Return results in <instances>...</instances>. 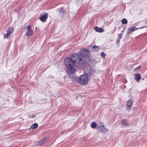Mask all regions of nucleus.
I'll list each match as a JSON object with an SVG mask.
<instances>
[{
    "instance_id": "13",
    "label": "nucleus",
    "mask_w": 147,
    "mask_h": 147,
    "mask_svg": "<svg viewBox=\"0 0 147 147\" xmlns=\"http://www.w3.org/2000/svg\"><path fill=\"white\" fill-rule=\"evenodd\" d=\"M94 29L96 32H102L104 31V29L103 28L98 27H94Z\"/></svg>"
},
{
    "instance_id": "12",
    "label": "nucleus",
    "mask_w": 147,
    "mask_h": 147,
    "mask_svg": "<svg viewBox=\"0 0 147 147\" xmlns=\"http://www.w3.org/2000/svg\"><path fill=\"white\" fill-rule=\"evenodd\" d=\"M138 28H137L136 27H134L132 28H130L128 29L127 34H129L131 33V32H134L135 30L138 29Z\"/></svg>"
},
{
    "instance_id": "21",
    "label": "nucleus",
    "mask_w": 147,
    "mask_h": 147,
    "mask_svg": "<svg viewBox=\"0 0 147 147\" xmlns=\"http://www.w3.org/2000/svg\"><path fill=\"white\" fill-rule=\"evenodd\" d=\"M89 49L90 51L92 52H94V45L93 46L90 47L89 48Z\"/></svg>"
},
{
    "instance_id": "20",
    "label": "nucleus",
    "mask_w": 147,
    "mask_h": 147,
    "mask_svg": "<svg viewBox=\"0 0 147 147\" xmlns=\"http://www.w3.org/2000/svg\"><path fill=\"white\" fill-rule=\"evenodd\" d=\"M99 49V48L98 47L94 45V52L98 51Z\"/></svg>"
},
{
    "instance_id": "3",
    "label": "nucleus",
    "mask_w": 147,
    "mask_h": 147,
    "mask_svg": "<svg viewBox=\"0 0 147 147\" xmlns=\"http://www.w3.org/2000/svg\"><path fill=\"white\" fill-rule=\"evenodd\" d=\"M84 73L89 76L92 73V70L91 66L89 65H86L83 68Z\"/></svg>"
},
{
    "instance_id": "11",
    "label": "nucleus",
    "mask_w": 147,
    "mask_h": 147,
    "mask_svg": "<svg viewBox=\"0 0 147 147\" xmlns=\"http://www.w3.org/2000/svg\"><path fill=\"white\" fill-rule=\"evenodd\" d=\"M59 11L62 16H65L66 12L65 9H63L62 8L59 9Z\"/></svg>"
},
{
    "instance_id": "4",
    "label": "nucleus",
    "mask_w": 147,
    "mask_h": 147,
    "mask_svg": "<svg viewBox=\"0 0 147 147\" xmlns=\"http://www.w3.org/2000/svg\"><path fill=\"white\" fill-rule=\"evenodd\" d=\"M80 54L81 56L88 57L90 55L89 51V50L85 48H84L80 50Z\"/></svg>"
},
{
    "instance_id": "19",
    "label": "nucleus",
    "mask_w": 147,
    "mask_h": 147,
    "mask_svg": "<svg viewBox=\"0 0 147 147\" xmlns=\"http://www.w3.org/2000/svg\"><path fill=\"white\" fill-rule=\"evenodd\" d=\"M103 124L102 123H100L98 124L97 125V129H98L99 130L100 129V128H102V127L103 125Z\"/></svg>"
},
{
    "instance_id": "22",
    "label": "nucleus",
    "mask_w": 147,
    "mask_h": 147,
    "mask_svg": "<svg viewBox=\"0 0 147 147\" xmlns=\"http://www.w3.org/2000/svg\"><path fill=\"white\" fill-rule=\"evenodd\" d=\"M100 55L101 56H102V57L105 58V53L104 52H102L100 53Z\"/></svg>"
},
{
    "instance_id": "16",
    "label": "nucleus",
    "mask_w": 147,
    "mask_h": 147,
    "mask_svg": "<svg viewBox=\"0 0 147 147\" xmlns=\"http://www.w3.org/2000/svg\"><path fill=\"white\" fill-rule=\"evenodd\" d=\"M38 126V124L36 123H35L31 126L30 128L31 129H34L37 128Z\"/></svg>"
},
{
    "instance_id": "18",
    "label": "nucleus",
    "mask_w": 147,
    "mask_h": 147,
    "mask_svg": "<svg viewBox=\"0 0 147 147\" xmlns=\"http://www.w3.org/2000/svg\"><path fill=\"white\" fill-rule=\"evenodd\" d=\"M121 22L123 24H126L127 23V19L123 18L121 20Z\"/></svg>"
},
{
    "instance_id": "10",
    "label": "nucleus",
    "mask_w": 147,
    "mask_h": 147,
    "mask_svg": "<svg viewBox=\"0 0 147 147\" xmlns=\"http://www.w3.org/2000/svg\"><path fill=\"white\" fill-rule=\"evenodd\" d=\"M133 103V101L131 100H129L127 101V102L126 105L127 106V109L128 110H130L131 109V106Z\"/></svg>"
},
{
    "instance_id": "8",
    "label": "nucleus",
    "mask_w": 147,
    "mask_h": 147,
    "mask_svg": "<svg viewBox=\"0 0 147 147\" xmlns=\"http://www.w3.org/2000/svg\"><path fill=\"white\" fill-rule=\"evenodd\" d=\"M48 141V138L46 137L44 138L43 139L40 141L38 144V146H41L45 143Z\"/></svg>"
},
{
    "instance_id": "25",
    "label": "nucleus",
    "mask_w": 147,
    "mask_h": 147,
    "mask_svg": "<svg viewBox=\"0 0 147 147\" xmlns=\"http://www.w3.org/2000/svg\"><path fill=\"white\" fill-rule=\"evenodd\" d=\"M119 40H120V39H118V38L117 39V42L118 43L119 42Z\"/></svg>"
},
{
    "instance_id": "14",
    "label": "nucleus",
    "mask_w": 147,
    "mask_h": 147,
    "mask_svg": "<svg viewBox=\"0 0 147 147\" xmlns=\"http://www.w3.org/2000/svg\"><path fill=\"white\" fill-rule=\"evenodd\" d=\"M108 130L107 129L105 128L104 127V125H103L102 128H100V129L99 130V131H100L101 133H104L105 132H107L108 131Z\"/></svg>"
},
{
    "instance_id": "1",
    "label": "nucleus",
    "mask_w": 147,
    "mask_h": 147,
    "mask_svg": "<svg viewBox=\"0 0 147 147\" xmlns=\"http://www.w3.org/2000/svg\"><path fill=\"white\" fill-rule=\"evenodd\" d=\"M64 64L66 67L67 73L69 75L74 73L75 71L76 67L80 68L85 63L84 59L81 57L80 55L75 53L72 55L71 58H66L64 60Z\"/></svg>"
},
{
    "instance_id": "27",
    "label": "nucleus",
    "mask_w": 147,
    "mask_h": 147,
    "mask_svg": "<svg viewBox=\"0 0 147 147\" xmlns=\"http://www.w3.org/2000/svg\"><path fill=\"white\" fill-rule=\"evenodd\" d=\"M123 30L122 31V32H123Z\"/></svg>"
},
{
    "instance_id": "7",
    "label": "nucleus",
    "mask_w": 147,
    "mask_h": 147,
    "mask_svg": "<svg viewBox=\"0 0 147 147\" xmlns=\"http://www.w3.org/2000/svg\"><path fill=\"white\" fill-rule=\"evenodd\" d=\"M13 28L12 27H10L8 28L7 29L6 35H5L4 34V38H6L9 36L10 35L11 32L13 31Z\"/></svg>"
},
{
    "instance_id": "23",
    "label": "nucleus",
    "mask_w": 147,
    "mask_h": 147,
    "mask_svg": "<svg viewBox=\"0 0 147 147\" xmlns=\"http://www.w3.org/2000/svg\"><path fill=\"white\" fill-rule=\"evenodd\" d=\"M122 35V34H120L119 35V39H121V38H122V37L121 36V35Z\"/></svg>"
},
{
    "instance_id": "5",
    "label": "nucleus",
    "mask_w": 147,
    "mask_h": 147,
    "mask_svg": "<svg viewBox=\"0 0 147 147\" xmlns=\"http://www.w3.org/2000/svg\"><path fill=\"white\" fill-rule=\"evenodd\" d=\"M26 29L27 30L26 32V35L28 36H31L33 34V31L31 29V27L30 26H26Z\"/></svg>"
},
{
    "instance_id": "24",
    "label": "nucleus",
    "mask_w": 147,
    "mask_h": 147,
    "mask_svg": "<svg viewBox=\"0 0 147 147\" xmlns=\"http://www.w3.org/2000/svg\"><path fill=\"white\" fill-rule=\"evenodd\" d=\"M141 68V67L140 66H139L137 67L136 69H140Z\"/></svg>"
},
{
    "instance_id": "6",
    "label": "nucleus",
    "mask_w": 147,
    "mask_h": 147,
    "mask_svg": "<svg viewBox=\"0 0 147 147\" xmlns=\"http://www.w3.org/2000/svg\"><path fill=\"white\" fill-rule=\"evenodd\" d=\"M48 16V14L47 13H46L44 14H41L39 18V19L42 22H45L46 21Z\"/></svg>"
},
{
    "instance_id": "26",
    "label": "nucleus",
    "mask_w": 147,
    "mask_h": 147,
    "mask_svg": "<svg viewBox=\"0 0 147 147\" xmlns=\"http://www.w3.org/2000/svg\"><path fill=\"white\" fill-rule=\"evenodd\" d=\"M32 117L34 118V117H35V116L34 115H32Z\"/></svg>"
},
{
    "instance_id": "2",
    "label": "nucleus",
    "mask_w": 147,
    "mask_h": 147,
    "mask_svg": "<svg viewBox=\"0 0 147 147\" xmlns=\"http://www.w3.org/2000/svg\"><path fill=\"white\" fill-rule=\"evenodd\" d=\"M88 76L86 75H82L79 77H76L74 78L75 81L76 82H78L80 84L84 85L88 83Z\"/></svg>"
},
{
    "instance_id": "15",
    "label": "nucleus",
    "mask_w": 147,
    "mask_h": 147,
    "mask_svg": "<svg viewBox=\"0 0 147 147\" xmlns=\"http://www.w3.org/2000/svg\"><path fill=\"white\" fill-rule=\"evenodd\" d=\"M135 79L137 81L139 80L141 76L139 74H136L135 75Z\"/></svg>"
},
{
    "instance_id": "9",
    "label": "nucleus",
    "mask_w": 147,
    "mask_h": 147,
    "mask_svg": "<svg viewBox=\"0 0 147 147\" xmlns=\"http://www.w3.org/2000/svg\"><path fill=\"white\" fill-rule=\"evenodd\" d=\"M121 124L123 126H129L128 121L127 119H123L121 120Z\"/></svg>"
},
{
    "instance_id": "17",
    "label": "nucleus",
    "mask_w": 147,
    "mask_h": 147,
    "mask_svg": "<svg viewBox=\"0 0 147 147\" xmlns=\"http://www.w3.org/2000/svg\"><path fill=\"white\" fill-rule=\"evenodd\" d=\"M91 127L93 129L95 128L97 126V124L95 122H93L91 124Z\"/></svg>"
}]
</instances>
